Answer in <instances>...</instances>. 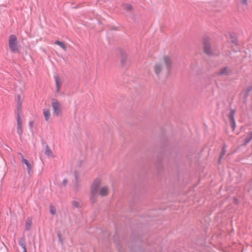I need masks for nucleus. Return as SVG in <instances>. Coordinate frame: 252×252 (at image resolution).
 Listing matches in <instances>:
<instances>
[{
  "mask_svg": "<svg viewBox=\"0 0 252 252\" xmlns=\"http://www.w3.org/2000/svg\"><path fill=\"white\" fill-rule=\"evenodd\" d=\"M231 38H232L231 41L232 42L236 44L237 43V39L236 38L233 36L232 35H230Z\"/></svg>",
  "mask_w": 252,
  "mask_h": 252,
  "instance_id": "obj_25",
  "label": "nucleus"
},
{
  "mask_svg": "<svg viewBox=\"0 0 252 252\" xmlns=\"http://www.w3.org/2000/svg\"><path fill=\"white\" fill-rule=\"evenodd\" d=\"M235 113V110L234 109H231L229 114L228 115V117L229 120V122L235 121L234 119V115Z\"/></svg>",
  "mask_w": 252,
  "mask_h": 252,
  "instance_id": "obj_14",
  "label": "nucleus"
},
{
  "mask_svg": "<svg viewBox=\"0 0 252 252\" xmlns=\"http://www.w3.org/2000/svg\"><path fill=\"white\" fill-rule=\"evenodd\" d=\"M67 182H68L67 179H64L63 181V185L65 186L67 185Z\"/></svg>",
  "mask_w": 252,
  "mask_h": 252,
  "instance_id": "obj_27",
  "label": "nucleus"
},
{
  "mask_svg": "<svg viewBox=\"0 0 252 252\" xmlns=\"http://www.w3.org/2000/svg\"><path fill=\"white\" fill-rule=\"evenodd\" d=\"M125 8L128 11H130L132 9V6L131 5L127 4L125 5Z\"/></svg>",
  "mask_w": 252,
  "mask_h": 252,
  "instance_id": "obj_24",
  "label": "nucleus"
},
{
  "mask_svg": "<svg viewBox=\"0 0 252 252\" xmlns=\"http://www.w3.org/2000/svg\"><path fill=\"white\" fill-rule=\"evenodd\" d=\"M252 139V131L249 132L247 136L244 140V143L242 144L243 146H246Z\"/></svg>",
  "mask_w": 252,
  "mask_h": 252,
  "instance_id": "obj_11",
  "label": "nucleus"
},
{
  "mask_svg": "<svg viewBox=\"0 0 252 252\" xmlns=\"http://www.w3.org/2000/svg\"><path fill=\"white\" fill-rule=\"evenodd\" d=\"M18 102H17V126H23V121L20 117V114L22 112L21 105L23 101V97L18 95L17 96Z\"/></svg>",
  "mask_w": 252,
  "mask_h": 252,
  "instance_id": "obj_3",
  "label": "nucleus"
},
{
  "mask_svg": "<svg viewBox=\"0 0 252 252\" xmlns=\"http://www.w3.org/2000/svg\"><path fill=\"white\" fill-rule=\"evenodd\" d=\"M100 180L96 179L91 186L90 199L93 203L96 202L98 194L101 196H105L109 193V188L106 186H104L100 188Z\"/></svg>",
  "mask_w": 252,
  "mask_h": 252,
  "instance_id": "obj_2",
  "label": "nucleus"
},
{
  "mask_svg": "<svg viewBox=\"0 0 252 252\" xmlns=\"http://www.w3.org/2000/svg\"><path fill=\"white\" fill-rule=\"evenodd\" d=\"M225 146L224 145L223 148H222V152L220 153V158H219V160L220 161V160L221 158L223 157V156L225 154Z\"/></svg>",
  "mask_w": 252,
  "mask_h": 252,
  "instance_id": "obj_20",
  "label": "nucleus"
},
{
  "mask_svg": "<svg viewBox=\"0 0 252 252\" xmlns=\"http://www.w3.org/2000/svg\"><path fill=\"white\" fill-rule=\"evenodd\" d=\"M18 155L22 157V163L25 164L26 165L28 173L30 174L31 171H32V164L29 161V160L25 158L20 153H18Z\"/></svg>",
  "mask_w": 252,
  "mask_h": 252,
  "instance_id": "obj_7",
  "label": "nucleus"
},
{
  "mask_svg": "<svg viewBox=\"0 0 252 252\" xmlns=\"http://www.w3.org/2000/svg\"><path fill=\"white\" fill-rule=\"evenodd\" d=\"M9 45L11 49L13 51H16V36L12 34L9 39Z\"/></svg>",
  "mask_w": 252,
  "mask_h": 252,
  "instance_id": "obj_6",
  "label": "nucleus"
},
{
  "mask_svg": "<svg viewBox=\"0 0 252 252\" xmlns=\"http://www.w3.org/2000/svg\"><path fill=\"white\" fill-rule=\"evenodd\" d=\"M231 70L228 67H222L218 73L219 76H227L230 73Z\"/></svg>",
  "mask_w": 252,
  "mask_h": 252,
  "instance_id": "obj_8",
  "label": "nucleus"
},
{
  "mask_svg": "<svg viewBox=\"0 0 252 252\" xmlns=\"http://www.w3.org/2000/svg\"><path fill=\"white\" fill-rule=\"evenodd\" d=\"M55 44L60 46L64 51H66L67 50L66 45L63 42L57 40L55 42Z\"/></svg>",
  "mask_w": 252,
  "mask_h": 252,
  "instance_id": "obj_15",
  "label": "nucleus"
},
{
  "mask_svg": "<svg viewBox=\"0 0 252 252\" xmlns=\"http://www.w3.org/2000/svg\"><path fill=\"white\" fill-rule=\"evenodd\" d=\"M43 114L45 117V119L46 121L48 122L50 119V111L49 109H44L43 110Z\"/></svg>",
  "mask_w": 252,
  "mask_h": 252,
  "instance_id": "obj_13",
  "label": "nucleus"
},
{
  "mask_svg": "<svg viewBox=\"0 0 252 252\" xmlns=\"http://www.w3.org/2000/svg\"><path fill=\"white\" fill-rule=\"evenodd\" d=\"M50 212L52 215H55L56 212V208L53 206H51L50 208Z\"/></svg>",
  "mask_w": 252,
  "mask_h": 252,
  "instance_id": "obj_19",
  "label": "nucleus"
},
{
  "mask_svg": "<svg viewBox=\"0 0 252 252\" xmlns=\"http://www.w3.org/2000/svg\"><path fill=\"white\" fill-rule=\"evenodd\" d=\"M230 126L232 129L234 130L236 127V124L235 121L230 122Z\"/></svg>",
  "mask_w": 252,
  "mask_h": 252,
  "instance_id": "obj_23",
  "label": "nucleus"
},
{
  "mask_svg": "<svg viewBox=\"0 0 252 252\" xmlns=\"http://www.w3.org/2000/svg\"><path fill=\"white\" fill-rule=\"evenodd\" d=\"M51 154H52V151L50 150L49 146L48 145H46V150H45V154L46 155L48 156V157H49V156H50L51 155Z\"/></svg>",
  "mask_w": 252,
  "mask_h": 252,
  "instance_id": "obj_17",
  "label": "nucleus"
},
{
  "mask_svg": "<svg viewBox=\"0 0 252 252\" xmlns=\"http://www.w3.org/2000/svg\"><path fill=\"white\" fill-rule=\"evenodd\" d=\"M19 244L22 247L23 252H27L25 239L21 238L19 240Z\"/></svg>",
  "mask_w": 252,
  "mask_h": 252,
  "instance_id": "obj_10",
  "label": "nucleus"
},
{
  "mask_svg": "<svg viewBox=\"0 0 252 252\" xmlns=\"http://www.w3.org/2000/svg\"><path fill=\"white\" fill-rule=\"evenodd\" d=\"M74 177H75V180H76V188L77 189H78L79 188V185H78V174L76 172H75L74 173Z\"/></svg>",
  "mask_w": 252,
  "mask_h": 252,
  "instance_id": "obj_22",
  "label": "nucleus"
},
{
  "mask_svg": "<svg viewBox=\"0 0 252 252\" xmlns=\"http://www.w3.org/2000/svg\"><path fill=\"white\" fill-rule=\"evenodd\" d=\"M251 89V88H250V89H248V90H247V94H249V92L250 91Z\"/></svg>",
  "mask_w": 252,
  "mask_h": 252,
  "instance_id": "obj_30",
  "label": "nucleus"
},
{
  "mask_svg": "<svg viewBox=\"0 0 252 252\" xmlns=\"http://www.w3.org/2000/svg\"><path fill=\"white\" fill-rule=\"evenodd\" d=\"M52 105L53 108V114L56 116H59L62 114L61 106L59 101L56 99H52Z\"/></svg>",
  "mask_w": 252,
  "mask_h": 252,
  "instance_id": "obj_4",
  "label": "nucleus"
},
{
  "mask_svg": "<svg viewBox=\"0 0 252 252\" xmlns=\"http://www.w3.org/2000/svg\"><path fill=\"white\" fill-rule=\"evenodd\" d=\"M72 204L75 208H78L79 207V202L78 201H73L72 202Z\"/></svg>",
  "mask_w": 252,
  "mask_h": 252,
  "instance_id": "obj_21",
  "label": "nucleus"
},
{
  "mask_svg": "<svg viewBox=\"0 0 252 252\" xmlns=\"http://www.w3.org/2000/svg\"><path fill=\"white\" fill-rule=\"evenodd\" d=\"M242 4L243 5H247L248 4V0H240Z\"/></svg>",
  "mask_w": 252,
  "mask_h": 252,
  "instance_id": "obj_26",
  "label": "nucleus"
},
{
  "mask_svg": "<svg viewBox=\"0 0 252 252\" xmlns=\"http://www.w3.org/2000/svg\"><path fill=\"white\" fill-rule=\"evenodd\" d=\"M54 79L56 83V91L57 93H59L62 85L63 80L58 75H54Z\"/></svg>",
  "mask_w": 252,
  "mask_h": 252,
  "instance_id": "obj_5",
  "label": "nucleus"
},
{
  "mask_svg": "<svg viewBox=\"0 0 252 252\" xmlns=\"http://www.w3.org/2000/svg\"><path fill=\"white\" fill-rule=\"evenodd\" d=\"M17 132L21 136V134L23 133V126H17Z\"/></svg>",
  "mask_w": 252,
  "mask_h": 252,
  "instance_id": "obj_18",
  "label": "nucleus"
},
{
  "mask_svg": "<svg viewBox=\"0 0 252 252\" xmlns=\"http://www.w3.org/2000/svg\"><path fill=\"white\" fill-rule=\"evenodd\" d=\"M32 226V220L30 218H28L26 220V229L27 230L30 229Z\"/></svg>",
  "mask_w": 252,
  "mask_h": 252,
  "instance_id": "obj_16",
  "label": "nucleus"
},
{
  "mask_svg": "<svg viewBox=\"0 0 252 252\" xmlns=\"http://www.w3.org/2000/svg\"><path fill=\"white\" fill-rule=\"evenodd\" d=\"M33 121H30V123H29V125L31 127H32V126H33Z\"/></svg>",
  "mask_w": 252,
  "mask_h": 252,
  "instance_id": "obj_28",
  "label": "nucleus"
},
{
  "mask_svg": "<svg viewBox=\"0 0 252 252\" xmlns=\"http://www.w3.org/2000/svg\"><path fill=\"white\" fill-rule=\"evenodd\" d=\"M204 52L207 55H211L212 51L211 49V45L208 41H204Z\"/></svg>",
  "mask_w": 252,
  "mask_h": 252,
  "instance_id": "obj_9",
  "label": "nucleus"
},
{
  "mask_svg": "<svg viewBox=\"0 0 252 252\" xmlns=\"http://www.w3.org/2000/svg\"><path fill=\"white\" fill-rule=\"evenodd\" d=\"M172 60L168 56H164L158 62H156L153 66V70L156 76L160 78L165 73L169 75L171 71Z\"/></svg>",
  "mask_w": 252,
  "mask_h": 252,
  "instance_id": "obj_1",
  "label": "nucleus"
},
{
  "mask_svg": "<svg viewBox=\"0 0 252 252\" xmlns=\"http://www.w3.org/2000/svg\"><path fill=\"white\" fill-rule=\"evenodd\" d=\"M127 55L125 53V52H122L121 53V64L123 66H124L126 64V61Z\"/></svg>",
  "mask_w": 252,
  "mask_h": 252,
  "instance_id": "obj_12",
  "label": "nucleus"
},
{
  "mask_svg": "<svg viewBox=\"0 0 252 252\" xmlns=\"http://www.w3.org/2000/svg\"><path fill=\"white\" fill-rule=\"evenodd\" d=\"M22 87L21 88V90H23L24 89V85H25L24 83L22 82Z\"/></svg>",
  "mask_w": 252,
  "mask_h": 252,
  "instance_id": "obj_29",
  "label": "nucleus"
}]
</instances>
